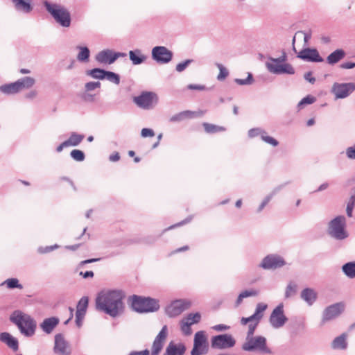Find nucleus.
I'll return each instance as SVG.
<instances>
[{"instance_id": "obj_34", "label": "nucleus", "mask_w": 355, "mask_h": 355, "mask_svg": "<svg viewBox=\"0 0 355 355\" xmlns=\"http://www.w3.org/2000/svg\"><path fill=\"white\" fill-rule=\"evenodd\" d=\"M344 274L349 278L355 277V262H348L342 266Z\"/></svg>"}, {"instance_id": "obj_25", "label": "nucleus", "mask_w": 355, "mask_h": 355, "mask_svg": "<svg viewBox=\"0 0 355 355\" xmlns=\"http://www.w3.org/2000/svg\"><path fill=\"white\" fill-rule=\"evenodd\" d=\"M300 297L309 306H311L317 300L318 293L313 288H306L302 291Z\"/></svg>"}, {"instance_id": "obj_52", "label": "nucleus", "mask_w": 355, "mask_h": 355, "mask_svg": "<svg viewBox=\"0 0 355 355\" xmlns=\"http://www.w3.org/2000/svg\"><path fill=\"white\" fill-rule=\"evenodd\" d=\"M241 295L242 297H243V298H245L248 297H251V296H257L258 295V291H255V290H250V291L245 290L244 291H242L241 293Z\"/></svg>"}, {"instance_id": "obj_19", "label": "nucleus", "mask_w": 355, "mask_h": 355, "mask_svg": "<svg viewBox=\"0 0 355 355\" xmlns=\"http://www.w3.org/2000/svg\"><path fill=\"white\" fill-rule=\"evenodd\" d=\"M297 57L304 61L311 62H322L324 59L320 55L318 51L313 48H304L301 50Z\"/></svg>"}, {"instance_id": "obj_46", "label": "nucleus", "mask_w": 355, "mask_h": 355, "mask_svg": "<svg viewBox=\"0 0 355 355\" xmlns=\"http://www.w3.org/2000/svg\"><path fill=\"white\" fill-rule=\"evenodd\" d=\"M261 139L263 141H265L266 143L272 145V146H277L279 144V142L277 139H275V138H273L272 137L266 135V131H264V133L263 134V135L261 137Z\"/></svg>"}, {"instance_id": "obj_32", "label": "nucleus", "mask_w": 355, "mask_h": 355, "mask_svg": "<svg viewBox=\"0 0 355 355\" xmlns=\"http://www.w3.org/2000/svg\"><path fill=\"white\" fill-rule=\"evenodd\" d=\"M83 135L78 134L75 132L71 133L70 137L65 141L68 146H77L84 139Z\"/></svg>"}, {"instance_id": "obj_63", "label": "nucleus", "mask_w": 355, "mask_h": 355, "mask_svg": "<svg viewBox=\"0 0 355 355\" xmlns=\"http://www.w3.org/2000/svg\"><path fill=\"white\" fill-rule=\"evenodd\" d=\"M80 275L82 276L83 278L87 279L89 277H93L94 274L92 271H86V272H80Z\"/></svg>"}, {"instance_id": "obj_21", "label": "nucleus", "mask_w": 355, "mask_h": 355, "mask_svg": "<svg viewBox=\"0 0 355 355\" xmlns=\"http://www.w3.org/2000/svg\"><path fill=\"white\" fill-rule=\"evenodd\" d=\"M168 335V328L166 325H164L159 332V334L155 337L153 345H152V351L151 355H158L159 353L163 348L165 340L167 338Z\"/></svg>"}, {"instance_id": "obj_33", "label": "nucleus", "mask_w": 355, "mask_h": 355, "mask_svg": "<svg viewBox=\"0 0 355 355\" xmlns=\"http://www.w3.org/2000/svg\"><path fill=\"white\" fill-rule=\"evenodd\" d=\"M268 306L266 304L260 302L257 304L256 310L254 314L252 315L254 320L260 322L263 316V312L267 309Z\"/></svg>"}, {"instance_id": "obj_30", "label": "nucleus", "mask_w": 355, "mask_h": 355, "mask_svg": "<svg viewBox=\"0 0 355 355\" xmlns=\"http://www.w3.org/2000/svg\"><path fill=\"white\" fill-rule=\"evenodd\" d=\"M346 334H343L334 338L332 341L331 347L333 349H345L347 348Z\"/></svg>"}, {"instance_id": "obj_56", "label": "nucleus", "mask_w": 355, "mask_h": 355, "mask_svg": "<svg viewBox=\"0 0 355 355\" xmlns=\"http://www.w3.org/2000/svg\"><path fill=\"white\" fill-rule=\"evenodd\" d=\"M187 88L191 90H205L206 89L205 85H195V84H189L187 86Z\"/></svg>"}, {"instance_id": "obj_17", "label": "nucleus", "mask_w": 355, "mask_h": 355, "mask_svg": "<svg viewBox=\"0 0 355 355\" xmlns=\"http://www.w3.org/2000/svg\"><path fill=\"white\" fill-rule=\"evenodd\" d=\"M355 91V83H336L332 87V92L336 98H344Z\"/></svg>"}, {"instance_id": "obj_62", "label": "nucleus", "mask_w": 355, "mask_h": 355, "mask_svg": "<svg viewBox=\"0 0 355 355\" xmlns=\"http://www.w3.org/2000/svg\"><path fill=\"white\" fill-rule=\"evenodd\" d=\"M300 33L304 35V43L306 44L311 38V33L310 31H301Z\"/></svg>"}, {"instance_id": "obj_6", "label": "nucleus", "mask_w": 355, "mask_h": 355, "mask_svg": "<svg viewBox=\"0 0 355 355\" xmlns=\"http://www.w3.org/2000/svg\"><path fill=\"white\" fill-rule=\"evenodd\" d=\"M131 305L133 310L138 313L154 312L159 309L158 300L135 295L132 297Z\"/></svg>"}, {"instance_id": "obj_54", "label": "nucleus", "mask_w": 355, "mask_h": 355, "mask_svg": "<svg viewBox=\"0 0 355 355\" xmlns=\"http://www.w3.org/2000/svg\"><path fill=\"white\" fill-rule=\"evenodd\" d=\"M301 101L303 103V104L309 105L313 103L315 101V98L311 95H308L306 97L303 98Z\"/></svg>"}, {"instance_id": "obj_18", "label": "nucleus", "mask_w": 355, "mask_h": 355, "mask_svg": "<svg viewBox=\"0 0 355 355\" xmlns=\"http://www.w3.org/2000/svg\"><path fill=\"white\" fill-rule=\"evenodd\" d=\"M201 315L199 313H189L187 317L180 321L181 331L185 336H189L192 334L191 326L200 322Z\"/></svg>"}, {"instance_id": "obj_26", "label": "nucleus", "mask_w": 355, "mask_h": 355, "mask_svg": "<svg viewBox=\"0 0 355 355\" xmlns=\"http://www.w3.org/2000/svg\"><path fill=\"white\" fill-rule=\"evenodd\" d=\"M186 346L183 343L175 344L173 342L168 345L164 355H184Z\"/></svg>"}, {"instance_id": "obj_28", "label": "nucleus", "mask_w": 355, "mask_h": 355, "mask_svg": "<svg viewBox=\"0 0 355 355\" xmlns=\"http://www.w3.org/2000/svg\"><path fill=\"white\" fill-rule=\"evenodd\" d=\"M345 52L343 49H338L330 53L327 58V62L329 64H335L345 57Z\"/></svg>"}, {"instance_id": "obj_44", "label": "nucleus", "mask_w": 355, "mask_h": 355, "mask_svg": "<svg viewBox=\"0 0 355 355\" xmlns=\"http://www.w3.org/2000/svg\"><path fill=\"white\" fill-rule=\"evenodd\" d=\"M260 322H258L257 320H254L253 322H251L248 325V330L246 334V338H248L252 336H255L254 335V331Z\"/></svg>"}, {"instance_id": "obj_43", "label": "nucleus", "mask_w": 355, "mask_h": 355, "mask_svg": "<svg viewBox=\"0 0 355 355\" xmlns=\"http://www.w3.org/2000/svg\"><path fill=\"white\" fill-rule=\"evenodd\" d=\"M235 83L239 85H249L253 83L254 78L251 73H248V77L245 79L236 78Z\"/></svg>"}, {"instance_id": "obj_11", "label": "nucleus", "mask_w": 355, "mask_h": 355, "mask_svg": "<svg viewBox=\"0 0 355 355\" xmlns=\"http://www.w3.org/2000/svg\"><path fill=\"white\" fill-rule=\"evenodd\" d=\"M236 340L231 334H220L213 336L211 339V347L213 349H225L233 347Z\"/></svg>"}, {"instance_id": "obj_36", "label": "nucleus", "mask_w": 355, "mask_h": 355, "mask_svg": "<svg viewBox=\"0 0 355 355\" xmlns=\"http://www.w3.org/2000/svg\"><path fill=\"white\" fill-rule=\"evenodd\" d=\"M282 188V186H279V187H277L276 188H275L265 198L264 200L262 201V202L261 203V205H259L258 209H257V212H261L263 208L267 205V204L270 202V200L272 199V198L277 193L279 192L281 189Z\"/></svg>"}, {"instance_id": "obj_59", "label": "nucleus", "mask_w": 355, "mask_h": 355, "mask_svg": "<svg viewBox=\"0 0 355 355\" xmlns=\"http://www.w3.org/2000/svg\"><path fill=\"white\" fill-rule=\"evenodd\" d=\"M128 355H149V350L146 349L142 351H132Z\"/></svg>"}, {"instance_id": "obj_51", "label": "nucleus", "mask_w": 355, "mask_h": 355, "mask_svg": "<svg viewBox=\"0 0 355 355\" xmlns=\"http://www.w3.org/2000/svg\"><path fill=\"white\" fill-rule=\"evenodd\" d=\"M346 156L350 159H355V144L346 148Z\"/></svg>"}, {"instance_id": "obj_64", "label": "nucleus", "mask_w": 355, "mask_h": 355, "mask_svg": "<svg viewBox=\"0 0 355 355\" xmlns=\"http://www.w3.org/2000/svg\"><path fill=\"white\" fill-rule=\"evenodd\" d=\"M119 159H120V155H119V153L117 152L114 153V154H112L109 157V159L111 162H116V161L119 160Z\"/></svg>"}, {"instance_id": "obj_9", "label": "nucleus", "mask_w": 355, "mask_h": 355, "mask_svg": "<svg viewBox=\"0 0 355 355\" xmlns=\"http://www.w3.org/2000/svg\"><path fill=\"white\" fill-rule=\"evenodd\" d=\"M133 101L140 108L150 110L157 104L158 96L153 92H143L140 95L134 97Z\"/></svg>"}, {"instance_id": "obj_24", "label": "nucleus", "mask_w": 355, "mask_h": 355, "mask_svg": "<svg viewBox=\"0 0 355 355\" xmlns=\"http://www.w3.org/2000/svg\"><path fill=\"white\" fill-rule=\"evenodd\" d=\"M129 58L132 64L139 65L146 61L148 56L141 49H135L129 51Z\"/></svg>"}, {"instance_id": "obj_27", "label": "nucleus", "mask_w": 355, "mask_h": 355, "mask_svg": "<svg viewBox=\"0 0 355 355\" xmlns=\"http://www.w3.org/2000/svg\"><path fill=\"white\" fill-rule=\"evenodd\" d=\"M60 320L57 317L46 318L40 324V327L46 334H51L54 328L59 324Z\"/></svg>"}, {"instance_id": "obj_45", "label": "nucleus", "mask_w": 355, "mask_h": 355, "mask_svg": "<svg viewBox=\"0 0 355 355\" xmlns=\"http://www.w3.org/2000/svg\"><path fill=\"white\" fill-rule=\"evenodd\" d=\"M216 65L220 71L219 74L217 76V79L220 81L223 80L226 78V77H227L229 72L227 69L223 67V64H217Z\"/></svg>"}, {"instance_id": "obj_8", "label": "nucleus", "mask_w": 355, "mask_h": 355, "mask_svg": "<svg viewBox=\"0 0 355 355\" xmlns=\"http://www.w3.org/2000/svg\"><path fill=\"white\" fill-rule=\"evenodd\" d=\"M346 219L344 216H338L329 223L328 234L337 240H343L348 236L345 227Z\"/></svg>"}, {"instance_id": "obj_23", "label": "nucleus", "mask_w": 355, "mask_h": 355, "mask_svg": "<svg viewBox=\"0 0 355 355\" xmlns=\"http://www.w3.org/2000/svg\"><path fill=\"white\" fill-rule=\"evenodd\" d=\"M114 51L110 49L103 50L97 53L96 60L103 64H113L115 62Z\"/></svg>"}, {"instance_id": "obj_58", "label": "nucleus", "mask_w": 355, "mask_h": 355, "mask_svg": "<svg viewBox=\"0 0 355 355\" xmlns=\"http://www.w3.org/2000/svg\"><path fill=\"white\" fill-rule=\"evenodd\" d=\"M230 328V326L223 324H216L213 327V329L217 331H226L228 330Z\"/></svg>"}, {"instance_id": "obj_47", "label": "nucleus", "mask_w": 355, "mask_h": 355, "mask_svg": "<svg viewBox=\"0 0 355 355\" xmlns=\"http://www.w3.org/2000/svg\"><path fill=\"white\" fill-rule=\"evenodd\" d=\"M88 302H89L88 297L84 296V297H81L77 304L76 309H80L87 311V309L88 306Z\"/></svg>"}, {"instance_id": "obj_37", "label": "nucleus", "mask_w": 355, "mask_h": 355, "mask_svg": "<svg viewBox=\"0 0 355 355\" xmlns=\"http://www.w3.org/2000/svg\"><path fill=\"white\" fill-rule=\"evenodd\" d=\"M105 73V70L100 68H94L91 70H87L86 74L92 76L96 79L103 80Z\"/></svg>"}, {"instance_id": "obj_60", "label": "nucleus", "mask_w": 355, "mask_h": 355, "mask_svg": "<svg viewBox=\"0 0 355 355\" xmlns=\"http://www.w3.org/2000/svg\"><path fill=\"white\" fill-rule=\"evenodd\" d=\"M355 206V192L350 196L347 207L354 208Z\"/></svg>"}, {"instance_id": "obj_16", "label": "nucleus", "mask_w": 355, "mask_h": 355, "mask_svg": "<svg viewBox=\"0 0 355 355\" xmlns=\"http://www.w3.org/2000/svg\"><path fill=\"white\" fill-rule=\"evenodd\" d=\"M344 309L345 304L343 302L335 303L327 306L323 311L322 322L324 324L336 318L344 311Z\"/></svg>"}, {"instance_id": "obj_13", "label": "nucleus", "mask_w": 355, "mask_h": 355, "mask_svg": "<svg viewBox=\"0 0 355 355\" xmlns=\"http://www.w3.org/2000/svg\"><path fill=\"white\" fill-rule=\"evenodd\" d=\"M288 318L284 313V305L280 303L272 311L269 322L270 325L275 329H279L283 327L287 322Z\"/></svg>"}, {"instance_id": "obj_50", "label": "nucleus", "mask_w": 355, "mask_h": 355, "mask_svg": "<svg viewBox=\"0 0 355 355\" xmlns=\"http://www.w3.org/2000/svg\"><path fill=\"white\" fill-rule=\"evenodd\" d=\"M101 87V83L97 82H88L85 84V88L86 92L94 90Z\"/></svg>"}, {"instance_id": "obj_1", "label": "nucleus", "mask_w": 355, "mask_h": 355, "mask_svg": "<svg viewBox=\"0 0 355 355\" xmlns=\"http://www.w3.org/2000/svg\"><path fill=\"white\" fill-rule=\"evenodd\" d=\"M123 294L119 291L101 292L96 299V309L115 318L123 313Z\"/></svg>"}, {"instance_id": "obj_22", "label": "nucleus", "mask_w": 355, "mask_h": 355, "mask_svg": "<svg viewBox=\"0 0 355 355\" xmlns=\"http://www.w3.org/2000/svg\"><path fill=\"white\" fill-rule=\"evenodd\" d=\"M0 341L5 343L14 352H17L19 349L18 340L8 332H2L0 334Z\"/></svg>"}, {"instance_id": "obj_42", "label": "nucleus", "mask_w": 355, "mask_h": 355, "mask_svg": "<svg viewBox=\"0 0 355 355\" xmlns=\"http://www.w3.org/2000/svg\"><path fill=\"white\" fill-rule=\"evenodd\" d=\"M71 157L76 161L82 162L85 159V153L78 149H74L70 153Z\"/></svg>"}, {"instance_id": "obj_14", "label": "nucleus", "mask_w": 355, "mask_h": 355, "mask_svg": "<svg viewBox=\"0 0 355 355\" xmlns=\"http://www.w3.org/2000/svg\"><path fill=\"white\" fill-rule=\"evenodd\" d=\"M191 302L186 300H177L171 302L166 309V313L170 318H175L191 306Z\"/></svg>"}, {"instance_id": "obj_7", "label": "nucleus", "mask_w": 355, "mask_h": 355, "mask_svg": "<svg viewBox=\"0 0 355 355\" xmlns=\"http://www.w3.org/2000/svg\"><path fill=\"white\" fill-rule=\"evenodd\" d=\"M35 83L33 78L26 76L17 81L0 86V92L6 95H12L18 92L32 87Z\"/></svg>"}, {"instance_id": "obj_57", "label": "nucleus", "mask_w": 355, "mask_h": 355, "mask_svg": "<svg viewBox=\"0 0 355 355\" xmlns=\"http://www.w3.org/2000/svg\"><path fill=\"white\" fill-rule=\"evenodd\" d=\"M340 67L342 68V69H353V68L355 67V62H343L340 65Z\"/></svg>"}, {"instance_id": "obj_55", "label": "nucleus", "mask_w": 355, "mask_h": 355, "mask_svg": "<svg viewBox=\"0 0 355 355\" xmlns=\"http://www.w3.org/2000/svg\"><path fill=\"white\" fill-rule=\"evenodd\" d=\"M312 71H308L304 75V79L311 84H314L315 82V78L312 76Z\"/></svg>"}, {"instance_id": "obj_35", "label": "nucleus", "mask_w": 355, "mask_h": 355, "mask_svg": "<svg viewBox=\"0 0 355 355\" xmlns=\"http://www.w3.org/2000/svg\"><path fill=\"white\" fill-rule=\"evenodd\" d=\"M77 49L80 50L77 55L78 60L84 62H88L90 55L89 49L86 46H77Z\"/></svg>"}, {"instance_id": "obj_4", "label": "nucleus", "mask_w": 355, "mask_h": 355, "mask_svg": "<svg viewBox=\"0 0 355 355\" xmlns=\"http://www.w3.org/2000/svg\"><path fill=\"white\" fill-rule=\"evenodd\" d=\"M44 6L55 21L61 26L64 28L70 26L71 15L66 8L58 3H51L48 1L44 2Z\"/></svg>"}, {"instance_id": "obj_49", "label": "nucleus", "mask_w": 355, "mask_h": 355, "mask_svg": "<svg viewBox=\"0 0 355 355\" xmlns=\"http://www.w3.org/2000/svg\"><path fill=\"white\" fill-rule=\"evenodd\" d=\"M192 62H193V60L188 59V60H184L182 62L178 63L176 65L175 70L178 72H182L187 68V67L189 64H191Z\"/></svg>"}, {"instance_id": "obj_2", "label": "nucleus", "mask_w": 355, "mask_h": 355, "mask_svg": "<svg viewBox=\"0 0 355 355\" xmlns=\"http://www.w3.org/2000/svg\"><path fill=\"white\" fill-rule=\"evenodd\" d=\"M10 320L17 326L24 336L31 337L35 334L37 327L36 321L28 314L16 310L11 314Z\"/></svg>"}, {"instance_id": "obj_15", "label": "nucleus", "mask_w": 355, "mask_h": 355, "mask_svg": "<svg viewBox=\"0 0 355 355\" xmlns=\"http://www.w3.org/2000/svg\"><path fill=\"white\" fill-rule=\"evenodd\" d=\"M286 265L284 259L277 254H269L263 258L259 266L265 270H275Z\"/></svg>"}, {"instance_id": "obj_40", "label": "nucleus", "mask_w": 355, "mask_h": 355, "mask_svg": "<svg viewBox=\"0 0 355 355\" xmlns=\"http://www.w3.org/2000/svg\"><path fill=\"white\" fill-rule=\"evenodd\" d=\"M6 284L7 287L10 289L19 288L21 289L23 286L19 283V280L16 278H10L2 283V285Z\"/></svg>"}, {"instance_id": "obj_31", "label": "nucleus", "mask_w": 355, "mask_h": 355, "mask_svg": "<svg viewBox=\"0 0 355 355\" xmlns=\"http://www.w3.org/2000/svg\"><path fill=\"white\" fill-rule=\"evenodd\" d=\"M193 115H194L193 112H191L189 110L182 111L181 112H179L178 114L172 116L170 118L169 121L173 122V123L182 121L185 119L192 118L193 116Z\"/></svg>"}, {"instance_id": "obj_53", "label": "nucleus", "mask_w": 355, "mask_h": 355, "mask_svg": "<svg viewBox=\"0 0 355 355\" xmlns=\"http://www.w3.org/2000/svg\"><path fill=\"white\" fill-rule=\"evenodd\" d=\"M141 135L143 137H153L155 132L152 129L145 128L141 130Z\"/></svg>"}, {"instance_id": "obj_20", "label": "nucleus", "mask_w": 355, "mask_h": 355, "mask_svg": "<svg viewBox=\"0 0 355 355\" xmlns=\"http://www.w3.org/2000/svg\"><path fill=\"white\" fill-rule=\"evenodd\" d=\"M55 354L58 355H70L71 349L69 343L64 339L62 334L55 336V345L53 347Z\"/></svg>"}, {"instance_id": "obj_61", "label": "nucleus", "mask_w": 355, "mask_h": 355, "mask_svg": "<svg viewBox=\"0 0 355 355\" xmlns=\"http://www.w3.org/2000/svg\"><path fill=\"white\" fill-rule=\"evenodd\" d=\"M254 320V318H252V316H250V317H248V318H241V324L242 325H245L247 324L248 323H250L251 322H253Z\"/></svg>"}, {"instance_id": "obj_38", "label": "nucleus", "mask_w": 355, "mask_h": 355, "mask_svg": "<svg viewBox=\"0 0 355 355\" xmlns=\"http://www.w3.org/2000/svg\"><path fill=\"white\" fill-rule=\"evenodd\" d=\"M203 127L205 128V132L209 134H213L218 132H222L225 130V128L223 126H218L208 123H204Z\"/></svg>"}, {"instance_id": "obj_39", "label": "nucleus", "mask_w": 355, "mask_h": 355, "mask_svg": "<svg viewBox=\"0 0 355 355\" xmlns=\"http://www.w3.org/2000/svg\"><path fill=\"white\" fill-rule=\"evenodd\" d=\"M104 79H107L110 82L116 85H119L120 83L119 75L112 71H105Z\"/></svg>"}, {"instance_id": "obj_3", "label": "nucleus", "mask_w": 355, "mask_h": 355, "mask_svg": "<svg viewBox=\"0 0 355 355\" xmlns=\"http://www.w3.org/2000/svg\"><path fill=\"white\" fill-rule=\"evenodd\" d=\"M268 60L270 62H266V67L271 73L293 75L295 73V70L292 64L286 62L287 55L284 51H282L280 57L274 58L269 56Z\"/></svg>"}, {"instance_id": "obj_29", "label": "nucleus", "mask_w": 355, "mask_h": 355, "mask_svg": "<svg viewBox=\"0 0 355 355\" xmlns=\"http://www.w3.org/2000/svg\"><path fill=\"white\" fill-rule=\"evenodd\" d=\"M16 10L24 13H29L33 10V6L28 1L24 0H12Z\"/></svg>"}, {"instance_id": "obj_10", "label": "nucleus", "mask_w": 355, "mask_h": 355, "mask_svg": "<svg viewBox=\"0 0 355 355\" xmlns=\"http://www.w3.org/2000/svg\"><path fill=\"white\" fill-rule=\"evenodd\" d=\"M209 351V343L204 331L196 333L193 339V347L191 355H205Z\"/></svg>"}, {"instance_id": "obj_12", "label": "nucleus", "mask_w": 355, "mask_h": 355, "mask_svg": "<svg viewBox=\"0 0 355 355\" xmlns=\"http://www.w3.org/2000/svg\"><path fill=\"white\" fill-rule=\"evenodd\" d=\"M151 56L153 60L158 64H166L171 61L173 52L166 46H157L153 48Z\"/></svg>"}, {"instance_id": "obj_48", "label": "nucleus", "mask_w": 355, "mask_h": 355, "mask_svg": "<svg viewBox=\"0 0 355 355\" xmlns=\"http://www.w3.org/2000/svg\"><path fill=\"white\" fill-rule=\"evenodd\" d=\"M264 131L265 130H263L259 128H252V129L249 130V131H248V136L250 138H253L258 135H260L261 137L263 134L264 133Z\"/></svg>"}, {"instance_id": "obj_41", "label": "nucleus", "mask_w": 355, "mask_h": 355, "mask_svg": "<svg viewBox=\"0 0 355 355\" xmlns=\"http://www.w3.org/2000/svg\"><path fill=\"white\" fill-rule=\"evenodd\" d=\"M297 293V284L290 282L286 286L285 291V297L289 298Z\"/></svg>"}, {"instance_id": "obj_5", "label": "nucleus", "mask_w": 355, "mask_h": 355, "mask_svg": "<svg viewBox=\"0 0 355 355\" xmlns=\"http://www.w3.org/2000/svg\"><path fill=\"white\" fill-rule=\"evenodd\" d=\"M242 349L246 352H257L259 354H272V350L267 345V340L263 336H255L245 338L242 345Z\"/></svg>"}]
</instances>
